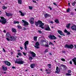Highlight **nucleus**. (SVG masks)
I'll return each instance as SVG.
<instances>
[{
    "instance_id": "nucleus-1",
    "label": "nucleus",
    "mask_w": 76,
    "mask_h": 76,
    "mask_svg": "<svg viewBox=\"0 0 76 76\" xmlns=\"http://www.w3.org/2000/svg\"><path fill=\"white\" fill-rule=\"evenodd\" d=\"M6 37L7 38L10 37V41H16V38H18L17 37H15L14 36H10V33H9V32H7L6 33Z\"/></svg>"
},
{
    "instance_id": "nucleus-2",
    "label": "nucleus",
    "mask_w": 76,
    "mask_h": 76,
    "mask_svg": "<svg viewBox=\"0 0 76 76\" xmlns=\"http://www.w3.org/2000/svg\"><path fill=\"white\" fill-rule=\"evenodd\" d=\"M35 25L36 26H38V25L39 24V28H41L42 29H44V27H43V26L44 25V23H42V22L41 21V20H38L37 21V22H35Z\"/></svg>"
},
{
    "instance_id": "nucleus-3",
    "label": "nucleus",
    "mask_w": 76,
    "mask_h": 76,
    "mask_svg": "<svg viewBox=\"0 0 76 76\" xmlns=\"http://www.w3.org/2000/svg\"><path fill=\"white\" fill-rule=\"evenodd\" d=\"M41 44L42 45L45 46L46 47H50L49 45H48V42L45 41L44 40H41Z\"/></svg>"
},
{
    "instance_id": "nucleus-4",
    "label": "nucleus",
    "mask_w": 76,
    "mask_h": 76,
    "mask_svg": "<svg viewBox=\"0 0 76 76\" xmlns=\"http://www.w3.org/2000/svg\"><path fill=\"white\" fill-rule=\"evenodd\" d=\"M73 47H74V46L72 44L68 45L66 44L65 46V48L69 49H72Z\"/></svg>"
},
{
    "instance_id": "nucleus-5",
    "label": "nucleus",
    "mask_w": 76,
    "mask_h": 76,
    "mask_svg": "<svg viewBox=\"0 0 76 76\" xmlns=\"http://www.w3.org/2000/svg\"><path fill=\"white\" fill-rule=\"evenodd\" d=\"M49 38L52 40V39H56L57 38L55 37L54 35H50L48 36Z\"/></svg>"
},
{
    "instance_id": "nucleus-6",
    "label": "nucleus",
    "mask_w": 76,
    "mask_h": 76,
    "mask_svg": "<svg viewBox=\"0 0 76 76\" xmlns=\"http://www.w3.org/2000/svg\"><path fill=\"white\" fill-rule=\"evenodd\" d=\"M15 63H17V64H23L24 63H25V62L22 60H21L19 61H15Z\"/></svg>"
},
{
    "instance_id": "nucleus-7",
    "label": "nucleus",
    "mask_w": 76,
    "mask_h": 76,
    "mask_svg": "<svg viewBox=\"0 0 76 76\" xmlns=\"http://www.w3.org/2000/svg\"><path fill=\"white\" fill-rule=\"evenodd\" d=\"M22 21L24 23V24L23 25V26H26V25H29V23L26 20H22Z\"/></svg>"
},
{
    "instance_id": "nucleus-8",
    "label": "nucleus",
    "mask_w": 76,
    "mask_h": 76,
    "mask_svg": "<svg viewBox=\"0 0 76 76\" xmlns=\"http://www.w3.org/2000/svg\"><path fill=\"white\" fill-rule=\"evenodd\" d=\"M4 63H5L6 65H7V66H11V63L8 61H4Z\"/></svg>"
},
{
    "instance_id": "nucleus-9",
    "label": "nucleus",
    "mask_w": 76,
    "mask_h": 76,
    "mask_svg": "<svg viewBox=\"0 0 76 76\" xmlns=\"http://www.w3.org/2000/svg\"><path fill=\"white\" fill-rule=\"evenodd\" d=\"M58 32L59 34L61 35H62V36H65V35L63 33V32H62L61 31L58 30Z\"/></svg>"
},
{
    "instance_id": "nucleus-10",
    "label": "nucleus",
    "mask_w": 76,
    "mask_h": 76,
    "mask_svg": "<svg viewBox=\"0 0 76 76\" xmlns=\"http://www.w3.org/2000/svg\"><path fill=\"white\" fill-rule=\"evenodd\" d=\"M71 28L73 31H76V25H73L72 26Z\"/></svg>"
},
{
    "instance_id": "nucleus-11",
    "label": "nucleus",
    "mask_w": 76,
    "mask_h": 76,
    "mask_svg": "<svg viewBox=\"0 0 76 76\" xmlns=\"http://www.w3.org/2000/svg\"><path fill=\"white\" fill-rule=\"evenodd\" d=\"M56 71L55 72V73H59V72H60V68H58V67H56Z\"/></svg>"
},
{
    "instance_id": "nucleus-12",
    "label": "nucleus",
    "mask_w": 76,
    "mask_h": 76,
    "mask_svg": "<svg viewBox=\"0 0 76 76\" xmlns=\"http://www.w3.org/2000/svg\"><path fill=\"white\" fill-rule=\"evenodd\" d=\"M34 18H31L30 20V23L31 24H33L34 23Z\"/></svg>"
},
{
    "instance_id": "nucleus-13",
    "label": "nucleus",
    "mask_w": 76,
    "mask_h": 76,
    "mask_svg": "<svg viewBox=\"0 0 76 76\" xmlns=\"http://www.w3.org/2000/svg\"><path fill=\"white\" fill-rule=\"evenodd\" d=\"M30 54H31V56L33 57H36V54L34 53V52H30Z\"/></svg>"
},
{
    "instance_id": "nucleus-14",
    "label": "nucleus",
    "mask_w": 76,
    "mask_h": 76,
    "mask_svg": "<svg viewBox=\"0 0 76 76\" xmlns=\"http://www.w3.org/2000/svg\"><path fill=\"white\" fill-rule=\"evenodd\" d=\"M5 13L6 14L7 16H8V17H9V16H12V15H13V14H12L7 13L6 11L5 12Z\"/></svg>"
},
{
    "instance_id": "nucleus-15",
    "label": "nucleus",
    "mask_w": 76,
    "mask_h": 76,
    "mask_svg": "<svg viewBox=\"0 0 76 76\" xmlns=\"http://www.w3.org/2000/svg\"><path fill=\"white\" fill-rule=\"evenodd\" d=\"M44 15L45 18H47L48 17H51V15L48 14H45Z\"/></svg>"
},
{
    "instance_id": "nucleus-16",
    "label": "nucleus",
    "mask_w": 76,
    "mask_h": 76,
    "mask_svg": "<svg viewBox=\"0 0 76 76\" xmlns=\"http://www.w3.org/2000/svg\"><path fill=\"white\" fill-rule=\"evenodd\" d=\"M45 29L46 31H50L51 29L49 26H47L46 28H45Z\"/></svg>"
},
{
    "instance_id": "nucleus-17",
    "label": "nucleus",
    "mask_w": 76,
    "mask_h": 76,
    "mask_svg": "<svg viewBox=\"0 0 76 76\" xmlns=\"http://www.w3.org/2000/svg\"><path fill=\"white\" fill-rule=\"evenodd\" d=\"M2 70H3L4 71H6V70H7V68L6 66H2Z\"/></svg>"
},
{
    "instance_id": "nucleus-18",
    "label": "nucleus",
    "mask_w": 76,
    "mask_h": 76,
    "mask_svg": "<svg viewBox=\"0 0 76 76\" xmlns=\"http://www.w3.org/2000/svg\"><path fill=\"white\" fill-rule=\"evenodd\" d=\"M72 60L74 62L75 65L76 66V58H74L72 59Z\"/></svg>"
},
{
    "instance_id": "nucleus-19",
    "label": "nucleus",
    "mask_w": 76,
    "mask_h": 76,
    "mask_svg": "<svg viewBox=\"0 0 76 76\" xmlns=\"http://www.w3.org/2000/svg\"><path fill=\"white\" fill-rule=\"evenodd\" d=\"M62 67H63V69H65L66 67V66L65 65H64L63 64H61V65L60 66V68L61 69H62Z\"/></svg>"
},
{
    "instance_id": "nucleus-20",
    "label": "nucleus",
    "mask_w": 76,
    "mask_h": 76,
    "mask_svg": "<svg viewBox=\"0 0 76 76\" xmlns=\"http://www.w3.org/2000/svg\"><path fill=\"white\" fill-rule=\"evenodd\" d=\"M35 66V64L34 63H33L30 65V67L31 69H34Z\"/></svg>"
},
{
    "instance_id": "nucleus-21",
    "label": "nucleus",
    "mask_w": 76,
    "mask_h": 76,
    "mask_svg": "<svg viewBox=\"0 0 76 76\" xmlns=\"http://www.w3.org/2000/svg\"><path fill=\"white\" fill-rule=\"evenodd\" d=\"M0 22H1L2 24H6V20H0Z\"/></svg>"
},
{
    "instance_id": "nucleus-22",
    "label": "nucleus",
    "mask_w": 76,
    "mask_h": 76,
    "mask_svg": "<svg viewBox=\"0 0 76 76\" xmlns=\"http://www.w3.org/2000/svg\"><path fill=\"white\" fill-rule=\"evenodd\" d=\"M0 18L2 20H5V23H6V22H7V20L6 18H4L3 17H0Z\"/></svg>"
},
{
    "instance_id": "nucleus-23",
    "label": "nucleus",
    "mask_w": 76,
    "mask_h": 76,
    "mask_svg": "<svg viewBox=\"0 0 76 76\" xmlns=\"http://www.w3.org/2000/svg\"><path fill=\"white\" fill-rule=\"evenodd\" d=\"M70 25H71V24L70 23L67 24L66 26V28L68 29H70Z\"/></svg>"
},
{
    "instance_id": "nucleus-24",
    "label": "nucleus",
    "mask_w": 76,
    "mask_h": 76,
    "mask_svg": "<svg viewBox=\"0 0 76 76\" xmlns=\"http://www.w3.org/2000/svg\"><path fill=\"white\" fill-rule=\"evenodd\" d=\"M12 32H14L15 33H16V32H17V31H16V29L12 28Z\"/></svg>"
},
{
    "instance_id": "nucleus-25",
    "label": "nucleus",
    "mask_w": 76,
    "mask_h": 76,
    "mask_svg": "<svg viewBox=\"0 0 76 76\" xmlns=\"http://www.w3.org/2000/svg\"><path fill=\"white\" fill-rule=\"evenodd\" d=\"M54 22L55 23H60L59 22V20H58V19H56L54 20Z\"/></svg>"
},
{
    "instance_id": "nucleus-26",
    "label": "nucleus",
    "mask_w": 76,
    "mask_h": 76,
    "mask_svg": "<svg viewBox=\"0 0 76 76\" xmlns=\"http://www.w3.org/2000/svg\"><path fill=\"white\" fill-rule=\"evenodd\" d=\"M2 8L4 10H5V9H7V7H6L5 5H4L2 7Z\"/></svg>"
},
{
    "instance_id": "nucleus-27",
    "label": "nucleus",
    "mask_w": 76,
    "mask_h": 76,
    "mask_svg": "<svg viewBox=\"0 0 76 76\" xmlns=\"http://www.w3.org/2000/svg\"><path fill=\"white\" fill-rule=\"evenodd\" d=\"M28 44H29V41H27L25 42V43H24V44L25 45H28Z\"/></svg>"
},
{
    "instance_id": "nucleus-28",
    "label": "nucleus",
    "mask_w": 76,
    "mask_h": 76,
    "mask_svg": "<svg viewBox=\"0 0 76 76\" xmlns=\"http://www.w3.org/2000/svg\"><path fill=\"white\" fill-rule=\"evenodd\" d=\"M48 66L49 69H51V64H48Z\"/></svg>"
},
{
    "instance_id": "nucleus-29",
    "label": "nucleus",
    "mask_w": 76,
    "mask_h": 76,
    "mask_svg": "<svg viewBox=\"0 0 76 76\" xmlns=\"http://www.w3.org/2000/svg\"><path fill=\"white\" fill-rule=\"evenodd\" d=\"M22 0H18V4H22Z\"/></svg>"
},
{
    "instance_id": "nucleus-30",
    "label": "nucleus",
    "mask_w": 76,
    "mask_h": 76,
    "mask_svg": "<svg viewBox=\"0 0 76 76\" xmlns=\"http://www.w3.org/2000/svg\"><path fill=\"white\" fill-rule=\"evenodd\" d=\"M14 24H16V23H17V24H19V22L18 21H14Z\"/></svg>"
},
{
    "instance_id": "nucleus-31",
    "label": "nucleus",
    "mask_w": 76,
    "mask_h": 76,
    "mask_svg": "<svg viewBox=\"0 0 76 76\" xmlns=\"http://www.w3.org/2000/svg\"><path fill=\"white\" fill-rule=\"evenodd\" d=\"M49 45H52L53 46H54V44L53 43L51 42H50L49 43Z\"/></svg>"
},
{
    "instance_id": "nucleus-32",
    "label": "nucleus",
    "mask_w": 76,
    "mask_h": 76,
    "mask_svg": "<svg viewBox=\"0 0 76 76\" xmlns=\"http://www.w3.org/2000/svg\"><path fill=\"white\" fill-rule=\"evenodd\" d=\"M76 4V1H74L72 3V5L73 6H75V5Z\"/></svg>"
},
{
    "instance_id": "nucleus-33",
    "label": "nucleus",
    "mask_w": 76,
    "mask_h": 76,
    "mask_svg": "<svg viewBox=\"0 0 76 76\" xmlns=\"http://www.w3.org/2000/svg\"><path fill=\"white\" fill-rule=\"evenodd\" d=\"M35 45L36 46H39V44L38 42H37L36 43Z\"/></svg>"
},
{
    "instance_id": "nucleus-34",
    "label": "nucleus",
    "mask_w": 76,
    "mask_h": 76,
    "mask_svg": "<svg viewBox=\"0 0 76 76\" xmlns=\"http://www.w3.org/2000/svg\"><path fill=\"white\" fill-rule=\"evenodd\" d=\"M28 8L30 10H32L33 8L31 6H29L28 7Z\"/></svg>"
},
{
    "instance_id": "nucleus-35",
    "label": "nucleus",
    "mask_w": 76,
    "mask_h": 76,
    "mask_svg": "<svg viewBox=\"0 0 76 76\" xmlns=\"http://www.w3.org/2000/svg\"><path fill=\"white\" fill-rule=\"evenodd\" d=\"M28 59L29 60H32L33 59V58H32V57L30 56L29 57Z\"/></svg>"
},
{
    "instance_id": "nucleus-36",
    "label": "nucleus",
    "mask_w": 76,
    "mask_h": 76,
    "mask_svg": "<svg viewBox=\"0 0 76 76\" xmlns=\"http://www.w3.org/2000/svg\"><path fill=\"white\" fill-rule=\"evenodd\" d=\"M34 41H36L37 40V37H34Z\"/></svg>"
},
{
    "instance_id": "nucleus-37",
    "label": "nucleus",
    "mask_w": 76,
    "mask_h": 76,
    "mask_svg": "<svg viewBox=\"0 0 76 76\" xmlns=\"http://www.w3.org/2000/svg\"><path fill=\"white\" fill-rule=\"evenodd\" d=\"M18 54L19 56H22V54H21V53H18Z\"/></svg>"
},
{
    "instance_id": "nucleus-38",
    "label": "nucleus",
    "mask_w": 76,
    "mask_h": 76,
    "mask_svg": "<svg viewBox=\"0 0 76 76\" xmlns=\"http://www.w3.org/2000/svg\"><path fill=\"white\" fill-rule=\"evenodd\" d=\"M17 27L19 29H22V26H20L18 25Z\"/></svg>"
},
{
    "instance_id": "nucleus-39",
    "label": "nucleus",
    "mask_w": 76,
    "mask_h": 76,
    "mask_svg": "<svg viewBox=\"0 0 76 76\" xmlns=\"http://www.w3.org/2000/svg\"><path fill=\"white\" fill-rule=\"evenodd\" d=\"M70 9L69 8H68V9L66 10L67 12V13H69V11H70Z\"/></svg>"
},
{
    "instance_id": "nucleus-40",
    "label": "nucleus",
    "mask_w": 76,
    "mask_h": 76,
    "mask_svg": "<svg viewBox=\"0 0 76 76\" xmlns=\"http://www.w3.org/2000/svg\"><path fill=\"white\" fill-rule=\"evenodd\" d=\"M67 34V35H70L71 34V33L69 32L68 31V32L66 33Z\"/></svg>"
},
{
    "instance_id": "nucleus-41",
    "label": "nucleus",
    "mask_w": 76,
    "mask_h": 76,
    "mask_svg": "<svg viewBox=\"0 0 76 76\" xmlns=\"http://www.w3.org/2000/svg\"><path fill=\"white\" fill-rule=\"evenodd\" d=\"M21 16H25V14L23 13H22L21 14Z\"/></svg>"
},
{
    "instance_id": "nucleus-42",
    "label": "nucleus",
    "mask_w": 76,
    "mask_h": 76,
    "mask_svg": "<svg viewBox=\"0 0 76 76\" xmlns=\"http://www.w3.org/2000/svg\"><path fill=\"white\" fill-rule=\"evenodd\" d=\"M34 47H35V48H37V49L39 48V47L37 46H34Z\"/></svg>"
},
{
    "instance_id": "nucleus-43",
    "label": "nucleus",
    "mask_w": 76,
    "mask_h": 76,
    "mask_svg": "<svg viewBox=\"0 0 76 76\" xmlns=\"http://www.w3.org/2000/svg\"><path fill=\"white\" fill-rule=\"evenodd\" d=\"M9 37H7L6 38V39L7 40V41H10V39H9Z\"/></svg>"
},
{
    "instance_id": "nucleus-44",
    "label": "nucleus",
    "mask_w": 76,
    "mask_h": 76,
    "mask_svg": "<svg viewBox=\"0 0 76 76\" xmlns=\"http://www.w3.org/2000/svg\"><path fill=\"white\" fill-rule=\"evenodd\" d=\"M61 60L62 61H66V60H65V59L63 58H61Z\"/></svg>"
},
{
    "instance_id": "nucleus-45",
    "label": "nucleus",
    "mask_w": 76,
    "mask_h": 76,
    "mask_svg": "<svg viewBox=\"0 0 76 76\" xmlns=\"http://www.w3.org/2000/svg\"><path fill=\"white\" fill-rule=\"evenodd\" d=\"M68 31H67V30L66 29H65L64 30V32H65V33H67Z\"/></svg>"
},
{
    "instance_id": "nucleus-46",
    "label": "nucleus",
    "mask_w": 76,
    "mask_h": 76,
    "mask_svg": "<svg viewBox=\"0 0 76 76\" xmlns=\"http://www.w3.org/2000/svg\"><path fill=\"white\" fill-rule=\"evenodd\" d=\"M23 55L25 56H26V53H25V52H23Z\"/></svg>"
},
{
    "instance_id": "nucleus-47",
    "label": "nucleus",
    "mask_w": 76,
    "mask_h": 76,
    "mask_svg": "<svg viewBox=\"0 0 76 76\" xmlns=\"http://www.w3.org/2000/svg\"><path fill=\"white\" fill-rule=\"evenodd\" d=\"M24 46L25 50H26L27 49V47L26 46V45H24Z\"/></svg>"
},
{
    "instance_id": "nucleus-48",
    "label": "nucleus",
    "mask_w": 76,
    "mask_h": 76,
    "mask_svg": "<svg viewBox=\"0 0 76 76\" xmlns=\"http://www.w3.org/2000/svg\"><path fill=\"white\" fill-rule=\"evenodd\" d=\"M66 75H68V76H70L71 75L70 74L67 73L66 74Z\"/></svg>"
},
{
    "instance_id": "nucleus-49",
    "label": "nucleus",
    "mask_w": 76,
    "mask_h": 76,
    "mask_svg": "<svg viewBox=\"0 0 76 76\" xmlns=\"http://www.w3.org/2000/svg\"><path fill=\"white\" fill-rule=\"evenodd\" d=\"M38 32L40 34H42V31H41L40 30H38Z\"/></svg>"
},
{
    "instance_id": "nucleus-50",
    "label": "nucleus",
    "mask_w": 76,
    "mask_h": 76,
    "mask_svg": "<svg viewBox=\"0 0 76 76\" xmlns=\"http://www.w3.org/2000/svg\"><path fill=\"white\" fill-rule=\"evenodd\" d=\"M69 64H72V61L71 60L70 61Z\"/></svg>"
},
{
    "instance_id": "nucleus-51",
    "label": "nucleus",
    "mask_w": 76,
    "mask_h": 76,
    "mask_svg": "<svg viewBox=\"0 0 76 76\" xmlns=\"http://www.w3.org/2000/svg\"><path fill=\"white\" fill-rule=\"evenodd\" d=\"M68 73H71V70H68Z\"/></svg>"
},
{
    "instance_id": "nucleus-52",
    "label": "nucleus",
    "mask_w": 76,
    "mask_h": 76,
    "mask_svg": "<svg viewBox=\"0 0 76 76\" xmlns=\"http://www.w3.org/2000/svg\"><path fill=\"white\" fill-rule=\"evenodd\" d=\"M53 4H54V5L55 6H57V4H56V3H53Z\"/></svg>"
},
{
    "instance_id": "nucleus-53",
    "label": "nucleus",
    "mask_w": 76,
    "mask_h": 76,
    "mask_svg": "<svg viewBox=\"0 0 76 76\" xmlns=\"http://www.w3.org/2000/svg\"><path fill=\"white\" fill-rule=\"evenodd\" d=\"M71 15H74V13L72 12H71Z\"/></svg>"
},
{
    "instance_id": "nucleus-54",
    "label": "nucleus",
    "mask_w": 76,
    "mask_h": 76,
    "mask_svg": "<svg viewBox=\"0 0 76 76\" xmlns=\"http://www.w3.org/2000/svg\"><path fill=\"white\" fill-rule=\"evenodd\" d=\"M33 2V3H37V1H34V0H32Z\"/></svg>"
},
{
    "instance_id": "nucleus-55",
    "label": "nucleus",
    "mask_w": 76,
    "mask_h": 76,
    "mask_svg": "<svg viewBox=\"0 0 76 76\" xmlns=\"http://www.w3.org/2000/svg\"><path fill=\"white\" fill-rule=\"evenodd\" d=\"M23 30H24V31H26V28H25V27H23Z\"/></svg>"
},
{
    "instance_id": "nucleus-56",
    "label": "nucleus",
    "mask_w": 76,
    "mask_h": 76,
    "mask_svg": "<svg viewBox=\"0 0 76 76\" xmlns=\"http://www.w3.org/2000/svg\"><path fill=\"white\" fill-rule=\"evenodd\" d=\"M3 50L4 52L5 53H6V50H5V49H4V48H3Z\"/></svg>"
},
{
    "instance_id": "nucleus-57",
    "label": "nucleus",
    "mask_w": 76,
    "mask_h": 76,
    "mask_svg": "<svg viewBox=\"0 0 76 76\" xmlns=\"http://www.w3.org/2000/svg\"><path fill=\"white\" fill-rule=\"evenodd\" d=\"M48 49H46V50H45V52H46V53H47V52H48Z\"/></svg>"
},
{
    "instance_id": "nucleus-58",
    "label": "nucleus",
    "mask_w": 76,
    "mask_h": 76,
    "mask_svg": "<svg viewBox=\"0 0 76 76\" xmlns=\"http://www.w3.org/2000/svg\"><path fill=\"white\" fill-rule=\"evenodd\" d=\"M48 7V8H49V9H50V10H52V8H51V7Z\"/></svg>"
},
{
    "instance_id": "nucleus-59",
    "label": "nucleus",
    "mask_w": 76,
    "mask_h": 76,
    "mask_svg": "<svg viewBox=\"0 0 76 76\" xmlns=\"http://www.w3.org/2000/svg\"><path fill=\"white\" fill-rule=\"evenodd\" d=\"M12 69H16V67H15L14 66H12Z\"/></svg>"
},
{
    "instance_id": "nucleus-60",
    "label": "nucleus",
    "mask_w": 76,
    "mask_h": 76,
    "mask_svg": "<svg viewBox=\"0 0 76 76\" xmlns=\"http://www.w3.org/2000/svg\"><path fill=\"white\" fill-rule=\"evenodd\" d=\"M62 53H64V54H65V53H66V51H62Z\"/></svg>"
},
{
    "instance_id": "nucleus-61",
    "label": "nucleus",
    "mask_w": 76,
    "mask_h": 76,
    "mask_svg": "<svg viewBox=\"0 0 76 76\" xmlns=\"http://www.w3.org/2000/svg\"><path fill=\"white\" fill-rule=\"evenodd\" d=\"M58 37H59V38H61V36L59 35L58 36Z\"/></svg>"
},
{
    "instance_id": "nucleus-62",
    "label": "nucleus",
    "mask_w": 76,
    "mask_h": 76,
    "mask_svg": "<svg viewBox=\"0 0 76 76\" xmlns=\"http://www.w3.org/2000/svg\"><path fill=\"white\" fill-rule=\"evenodd\" d=\"M20 50H23V48H22V47H20Z\"/></svg>"
},
{
    "instance_id": "nucleus-63",
    "label": "nucleus",
    "mask_w": 76,
    "mask_h": 76,
    "mask_svg": "<svg viewBox=\"0 0 76 76\" xmlns=\"http://www.w3.org/2000/svg\"><path fill=\"white\" fill-rule=\"evenodd\" d=\"M50 23H53L54 22H53V21H50Z\"/></svg>"
},
{
    "instance_id": "nucleus-64",
    "label": "nucleus",
    "mask_w": 76,
    "mask_h": 76,
    "mask_svg": "<svg viewBox=\"0 0 76 76\" xmlns=\"http://www.w3.org/2000/svg\"><path fill=\"white\" fill-rule=\"evenodd\" d=\"M19 12L21 14L22 13V12L21 11H19Z\"/></svg>"
}]
</instances>
